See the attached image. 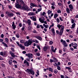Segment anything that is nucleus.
I'll list each match as a JSON object with an SVG mask.
<instances>
[{
  "mask_svg": "<svg viewBox=\"0 0 78 78\" xmlns=\"http://www.w3.org/2000/svg\"><path fill=\"white\" fill-rule=\"evenodd\" d=\"M60 77L61 78H64V76L62 75H61Z\"/></svg>",
  "mask_w": 78,
  "mask_h": 78,
  "instance_id": "nucleus-62",
  "label": "nucleus"
},
{
  "mask_svg": "<svg viewBox=\"0 0 78 78\" xmlns=\"http://www.w3.org/2000/svg\"><path fill=\"white\" fill-rule=\"evenodd\" d=\"M48 48H49V47H48V46H45L43 48V50L44 51H46Z\"/></svg>",
  "mask_w": 78,
  "mask_h": 78,
  "instance_id": "nucleus-12",
  "label": "nucleus"
},
{
  "mask_svg": "<svg viewBox=\"0 0 78 78\" xmlns=\"http://www.w3.org/2000/svg\"><path fill=\"white\" fill-rule=\"evenodd\" d=\"M16 43L18 46L21 48V49H23V50L25 49V47L23 46V45H22V44H19V42L17 41Z\"/></svg>",
  "mask_w": 78,
  "mask_h": 78,
  "instance_id": "nucleus-5",
  "label": "nucleus"
},
{
  "mask_svg": "<svg viewBox=\"0 0 78 78\" xmlns=\"http://www.w3.org/2000/svg\"><path fill=\"white\" fill-rule=\"evenodd\" d=\"M28 15L29 16H34V15H35V13L34 12H30L28 14Z\"/></svg>",
  "mask_w": 78,
  "mask_h": 78,
  "instance_id": "nucleus-17",
  "label": "nucleus"
},
{
  "mask_svg": "<svg viewBox=\"0 0 78 78\" xmlns=\"http://www.w3.org/2000/svg\"><path fill=\"white\" fill-rule=\"evenodd\" d=\"M51 12H52V11H51V10H48V15H49V14H51Z\"/></svg>",
  "mask_w": 78,
  "mask_h": 78,
  "instance_id": "nucleus-26",
  "label": "nucleus"
},
{
  "mask_svg": "<svg viewBox=\"0 0 78 78\" xmlns=\"http://www.w3.org/2000/svg\"><path fill=\"white\" fill-rule=\"evenodd\" d=\"M40 27H41L42 29H44V27H43V26H42V25H40Z\"/></svg>",
  "mask_w": 78,
  "mask_h": 78,
  "instance_id": "nucleus-61",
  "label": "nucleus"
},
{
  "mask_svg": "<svg viewBox=\"0 0 78 78\" xmlns=\"http://www.w3.org/2000/svg\"><path fill=\"white\" fill-rule=\"evenodd\" d=\"M42 10V8H40L39 9H37V11H36V14H37L38 13V12H40Z\"/></svg>",
  "mask_w": 78,
  "mask_h": 78,
  "instance_id": "nucleus-16",
  "label": "nucleus"
},
{
  "mask_svg": "<svg viewBox=\"0 0 78 78\" xmlns=\"http://www.w3.org/2000/svg\"><path fill=\"white\" fill-rule=\"evenodd\" d=\"M12 27L13 29V30H15V29H16V26L15 25L14 22H12Z\"/></svg>",
  "mask_w": 78,
  "mask_h": 78,
  "instance_id": "nucleus-11",
  "label": "nucleus"
},
{
  "mask_svg": "<svg viewBox=\"0 0 78 78\" xmlns=\"http://www.w3.org/2000/svg\"><path fill=\"white\" fill-rule=\"evenodd\" d=\"M37 28H40V26H39V25L37 24Z\"/></svg>",
  "mask_w": 78,
  "mask_h": 78,
  "instance_id": "nucleus-52",
  "label": "nucleus"
},
{
  "mask_svg": "<svg viewBox=\"0 0 78 78\" xmlns=\"http://www.w3.org/2000/svg\"><path fill=\"white\" fill-rule=\"evenodd\" d=\"M28 30H31V27H28Z\"/></svg>",
  "mask_w": 78,
  "mask_h": 78,
  "instance_id": "nucleus-46",
  "label": "nucleus"
},
{
  "mask_svg": "<svg viewBox=\"0 0 78 78\" xmlns=\"http://www.w3.org/2000/svg\"><path fill=\"white\" fill-rule=\"evenodd\" d=\"M1 65L2 67H4L5 66V64L3 63L2 62H1Z\"/></svg>",
  "mask_w": 78,
  "mask_h": 78,
  "instance_id": "nucleus-55",
  "label": "nucleus"
},
{
  "mask_svg": "<svg viewBox=\"0 0 78 78\" xmlns=\"http://www.w3.org/2000/svg\"><path fill=\"white\" fill-rule=\"evenodd\" d=\"M56 20L58 23H59V19L58 18H57Z\"/></svg>",
  "mask_w": 78,
  "mask_h": 78,
  "instance_id": "nucleus-37",
  "label": "nucleus"
},
{
  "mask_svg": "<svg viewBox=\"0 0 78 78\" xmlns=\"http://www.w3.org/2000/svg\"><path fill=\"white\" fill-rule=\"evenodd\" d=\"M8 16L9 17H13L14 16V14L12 13H9V14H7Z\"/></svg>",
  "mask_w": 78,
  "mask_h": 78,
  "instance_id": "nucleus-13",
  "label": "nucleus"
},
{
  "mask_svg": "<svg viewBox=\"0 0 78 78\" xmlns=\"http://www.w3.org/2000/svg\"><path fill=\"white\" fill-rule=\"evenodd\" d=\"M53 50H54V47H53V46H52L51 47V50L52 51H53Z\"/></svg>",
  "mask_w": 78,
  "mask_h": 78,
  "instance_id": "nucleus-42",
  "label": "nucleus"
},
{
  "mask_svg": "<svg viewBox=\"0 0 78 78\" xmlns=\"http://www.w3.org/2000/svg\"><path fill=\"white\" fill-rule=\"evenodd\" d=\"M33 33H36V34H37V32L36 31V30H34L33 31Z\"/></svg>",
  "mask_w": 78,
  "mask_h": 78,
  "instance_id": "nucleus-40",
  "label": "nucleus"
},
{
  "mask_svg": "<svg viewBox=\"0 0 78 78\" xmlns=\"http://www.w3.org/2000/svg\"><path fill=\"white\" fill-rule=\"evenodd\" d=\"M37 75L39 76V70H37Z\"/></svg>",
  "mask_w": 78,
  "mask_h": 78,
  "instance_id": "nucleus-56",
  "label": "nucleus"
},
{
  "mask_svg": "<svg viewBox=\"0 0 78 78\" xmlns=\"http://www.w3.org/2000/svg\"><path fill=\"white\" fill-rule=\"evenodd\" d=\"M48 69L49 71L51 72H53V69H52V68H49Z\"/></svg>",
  "mask_w": 78,
  "mask_h": 78,
  "instance_id": "nucleus-31",
  "label": "nucleus"
},
{
  "mask_svg": "<svg viewBox=\"0 0 78 78\" xmlns=\"http://www.w3.org/2000/svg\"><path fill=\"white\" fill-rule=\"evenodd\" d=\"M57 69L58 70H61V68L60 67V66H57Z\"/></svg>",
  "mask_w": 78,
  "mask_h": 78,
  "instance_id": "nucleus-32",
  "label": "nucleus"
},
{
  "mask_svg": "<svg viewBox=\"0 0 78 78\" xmlns=\"http://www.w3.org/2000/svg\"><path fill=\"white\" fill-rule=\"evenodd\" d=\"M2 44L5 47H8V45L6 43L3 42Z\"/></svg>",
  "mask_w": 78,
  "mask_h": 78,
  "instance_id": "nucleus-27",
  "label": "nucleus"
},
{
  "mask_svg": "<svg viewBox=\"0 0 78 78\" xmlns=\"http://www.w3.org/2000/svg\"><path fill=\"white\" fill-rule=\"evenodd\" d=\"M23 9L26 11H30V9L29 8L28 6H24Z\"/></svg>",
  "mask_w": 78,
  "mask_h": 78,
  "instance_id": "nucleus-6",
  "label": "nucleus"
},
{
  "mask_svg": "<svg viewBox=\"0 0 78 78\" xmlns=\"http://www.w3.org/2000/svg\"><path fill=\"white\" fill-rule=\"evenodd\" d=\"M9 53L11 55L12 57V58H14L15 55H14V53H12L11 51H10Z\"/></svg>",
  "mask_w": 78,
  "mask_h": 78,
  "instance_id": "nucleus-18",
  "label": "nucleus"
},
{
  "mask_svg": "<svg viewBox=\"0 0 78 78\" xmlns=\"http://www.w3.org/2000/svg\"><path fill=\"white\" fill-rule=\"evenodd\" d=\"M15 7H16V8H20V6H19V4L18 2H16L15 4Z\"/></svg>",
  "mask_w": 78,
  "mask_h": 78,
  "instance_id": "nucleus-10",
  "label": "nucleus"
},
{
  "mask_svg": "<svg viewBox=\"0 0 78 78\" xmlns=\"http://www.w3.org/2000/svg\"><path fill=\"white\" fill-rule=\"evenodd\" d=\"M8 7H9V9H12V6L10 5H9Z\"/></svg>",
  "mask_w": 78,
  "mask_h": 78,
  "instance_id": "nucleus-35",
  "label": "nucleus"
},
{
  "mask_svg": "<svg viewBox=\"0 0 78 78\" xmlns=\"http://www.w3.org/2000/svg\"><path fill=\"white\" fill-rule=\"evenodd\" d=\"M20 3L21 5H25V3L23 0H21L20 1Z\"/></svg>",
  "mask_w": 78,
  "mask_h": 78,
  "instance_id": "nucleus-22",
  "label": "nucleus"
},
{
  "mask_svg": "<svg viewBox=\"0 0 78 78\" xmlns=\"http://www.w3.org/2000/svg\"><path fill=\"white\" fill-rule=\"evenodd\" d=\"M53 59L55 62H57V60H56V58H54Z\"/></svg>",
  "mask_w": 78,
  "mask_h": 78,
  "instance_id": "nucleus-45",
  "label": "nucleus"
},
{
  "mask_svg": "<svg viewBox=\"0 0 78 78\" xmlns=\"http://www.w3.org/2000/svg\"><path fill=\"white\" fill-rule=\"evenodd\" d=\"M50 62H54V60L52 59H50Z\"/></svg>",
  "mask_w": 78,
  "mask_h": 78,
  "instance_id": "nucleus-47",
  "label": "nucleus"
},
{
  "mask_svg": "<svg viewBox=\"0 0 78 78\" xmlns=\"http://www.w3.org/2000/svg\"><path fill=\"white\" fill-rule=\"evenodd\" d=\"M36 38L39 40H40V41H42V39L41 37H40V36H37L36 37Z\"/></svg>",
  "mask_w": 78,
  "mask_h": 78,
  "instance_id": "nucleus-14",
  "label": "nucleus"
},
{
  "mask_svg": "<svg viewBox=\"0 0 78 78\" xmlns=\"http://www.w3.org/2000/svg\"><path fill=\"white\" fill-rule=\"evenodd\" d=\"M39 20L40 22H41V23H44L45 24H47V23L46 21H44L45 19H44V17H42V19H41V18H39Z\"/></svg>",
  "mask_w": 78,
  "mask_h": 78,
  "instance_id": "nucleus-3",
  "label": "nucleus"
},
{
  "mask_svg": "<svg viewBox=\"0 0 78 78\" xmlns=\"http://www.w3.org/2000/svg\"><path fill=\"white\" fill-rule=\"evenodd\" d=\"M30 73L32 75H34V72L33 70L32 69H29V71Z\"/></svg>",
  "mask_w": 78,
  "mask_h": 78,
  "instance_id": "nucleus-8",
  "label": "nucleus"
},
{
  "mask_svg": "<svg viewBox=\"0 0 78 78\" xmlns=\"http://www.w3.org/2000/svg\"><path fill=\"white\" fill-rule=\"evenodd\" d=\"M57 12L58 13H61V10H58L57 11Z\"/></svg>",
  "mask_w": 78,
  "mask_h": 78,
  "instance_id": "nucleus-38",
  "label": "nucleus"
},
{
  "mask_svg": "<svg viewBox=\"0 0 78 78\" xmlns=\"http://www.w3.org/2000/svg\"><path fill=\"white\" fill-rule=\"evenodd\" d=\"M57 72H57V71L56 70H54V73L56 74V73H57Z\"/></svg>",
  "mask_w": 78,
  "mask_h": 78,
  "instance_id": "nucleus-54",
  "label": "nucleus"
},
{
  "mask_svg": "<svg viewBox=\"0 0 78 78\" xmlns=\"http://www.w3.org/2000/svg\"><path fill=\"white\" fill-rule=\"evenodd\" d=\"M16 37L17 38H19V37H20L19 36V34L18 33L16 35Z\"/></svg>",
  "mask_w": 78,
  "mask_h": 78,
  "instance_id": "nucleus-34",
  "label": "nucleus"
},
{
  "mask_svg": "<svg viewBox=\"0 0 78 78\" xmlns=\"http://www.w3.org/2000/svg\"><path fill=\"white\" fill-rule=\"evenodd\" d=\"M43 26H44V27H45V28H48V27H49L48 26V25H45V24H43Z\"/></svg>",
  "mask_w": 78,
  "mask_h": 78,
  "instance_id": "nucleus-23",
  "label": "nucleus"
},
{
  "mask_svg": "<svg viewBox=\"0 0 78 78\" xmlns=\"http://www.w3.org/2000/svg\"><path fill=\"white\" fill-rule=\"evenodd\" d=\"M59 19L61 21H63V20H62V18L61 17H59Z\"/></svg>",
  "mask_w": 78,
  "mask_h": 78,
  "instance_id": "nucleus-49",
  "label": "nucleus"
},
{
  "mask_svg": "<svg viewBox=\"0 0 78 78\" xmlns=\"http://www.w3.org/2000/svg\"><path fill=\"white\" fill-rule=\"evenodd\" d=\"M16 14H18V15H20V12H17L16 13Z\"/></svg>",
  "mask_w": 78,
  "mask_h": 78,
  "instance_id": "nucleus-60",
  "label": "nucleus"
},
{
  "mask_svg": "<svg viewBox=\"0 0 78 78\" xmlns=\"http://www.w3.org/2000/svg\"><path fill=\"white\" fill-rule=\"evenodd\" d=\"M30 5L31 6H32V7H37V8H38V6H37V5L36 4H34L32 3L30 4Z\"/></svg>",
  "mask_w": 78,
  "mask_h": 78,
  "instance_id": "nucleus-9",
  "label": "nucleus"
},
{
  "mask_svg": "<svg viewBox=\"0 0 78 78\" xmlns=\"http://www.w3.org/2000/svg\"><path fill=\"white\" fill-rule=\"evenodd\" d=\"M66 11L68 13V14H69V13H70V9L68 8H66Z\"/></svg>",
  "mask_w": 78,
  "mask_h": 78,
  "instance_id": "nucleus-19",
  "label": "nucleus"
},
{
  "mask_svg": "<svg viewBox=\"0 0 78 78\" xmlns=\"http://www.w3.org/2000/svg\"><path fill=\"white\" fill-rule=\"evenodd\" d=\"M11 50H12L13 51H14V48H11Z\"/></svg>",
  "mask_w": 78,
  "mask_h": 78,
  "instance_id": "nucleus-64",
  "label": "nucleus"
},
{
  "mask_svg": "<svg viewBox=\"0 0 78 78\" xmlns=\"http://www.w3.org/2000/svg\"><path fill=\"white\" fill-rule=\"evenodd\" d=\"M27 62V60H24V64H27V62Z\"/></svg>",
  "mask_w": 78,
  "mask_h": 78,
  "instance_id": "nucleus-50",
  "label": "nucleus"
},
{
  "mask_svg": "<svg viewBox=\"0 0 78 78\" xmlns=\"http://www.w3.org/2000/svg\"><path fill=\"white\" fill-rule=\"evenodd\" d=\"M9 13H10V12H8V11H6V12H5V14H7V15H8V14H9Z\"/></svg>",
  "mask_w": 78,
  "mask_h": 78,
  "instance_id": "nucleus-53",
  "label": "nucleus"
},
{
  "mask_svg": "<svg viewBox=\"0 0 78 78\" xmlns=\"http://www.w3.org/2000/svg\"><path fill=\"white\" fill-rule=\"evenodd\" d=\"M75 26V23H74L72 25V27H71L72 28H74V27Z\"/></svg>",
  "mask_w": 78,
  "mask_h": 78,
  "instance_id": "nucleus-30",
  "label": "nucleus"
},
{
  "mask_svg": "<svg viewBox=\"0 0 78 78\" xmlns=\"http://www.w3.org/2000/svg\"><path fill=\"white\" fill-rule=\"evenodd\" d=\"M57 26L59 29H60L61 27V29L60 30V32L58 30L56 31L57 34H58L59 35H60V36H62V34L63 33L64 29V27L62 25H60L59 24H58Z\"/></svg>",
  "mask_w": 78,
  "mask_h": 78,
  "instance_id": "nucleus-1",
  "label": "nucleus"
},
{
  "mask_svg": "<svg viewBox=\"0 0 78 78\" xmlns=\"http://www.w3.org/2000/svg\"><path fill=\"white\" fill-rule=\"evenodd\" d=\"M5 42H8V38H5Z\"/></svg>",
  "mask_w": 78,
  "mask_h": 78,
  "instance_id": "nucleus-44",
  "label": "nucleus"
},
{
  "mask_svg": "<svg viewBox=\"0 0 78 78\" xmlns=\"http://www.w3.org/2000/svg\"><path fill=\"white\" fill-rule=\"evenodd\" d=\"M69 7L70 9H73V5L72 4L69 5Z\"/></svg>",
  "mask_w": 78,
  "mask_h": 78,
  "instance_id": "nucleus-24",
  "label": "nucleus"
},
{
  "mask_svg": "<svg viewBox=\"0 0 78 78\" xmlns=\"http://www.w3.org/2000/svg\"><path fill=\"white\" fill-rule=\"evenodd\" d=\"M37 47L38 48V49L40 50H41V48H40V47L38 45H37Z\"/></svg>",
  "mask_w": 78,
  "mask_h": 78,
  "instance_id": "nucleus-48",
  "label": "nucleus"
},
{
  "mask_svg": "<svg viewBox=\"0 0 78 78\" xmlns=\"http://www.w3.org/2000/svg\"><path fill=\"white\" fill-rule=\"evenodd\" d=\"M34 42H35V43H36V44H37V43H39V41H37V40H35Z\"/></svg>",
  "mask_w": 78,
  "mask_h": 78,
  "instance_id": "nucleus-51",
  "label": "nucleus"
},
{
  "mask_svg": "<svg viewBox=\"0 0 78 78\" xmlns=\"http://www.w3.org/2000/svg\"><path fill=\"white\" fill-rule=\"evenodd\" d=\"M25 29V27L24 26H23L22 28L21 29V30H22V31H24V30Z\"/></svg>",
  "mask_w": 78,
  "mask_h": 78,
  "instance_id": "nucleus-43",
  "label": "nucleus"
},
{
  "mask_svg": "<svg viewBox=\"0 0 78 78\" xmlns=\"http://www.w3.org/2000/svg\"><path fill=\"white\" fill-rule=\"evenodd\" d=\"M49 43H50V44H53V42L52 41H50L49 42Z\"/></svg>",
  "mask_w": 78,
  "mask_h": 78,
  "instance_id": "nucleus-58",
  "label": "nucleus"
},
{
  "mask_svg": "<svg viewBox=\"0 0 78 78\" xmlns=\"http://www.w3.org/2000/svg\"><path fill=\"white\" fill-rule=\"evenodd\" d=\"M60 42H62L63 45H64L63 47H67V43L66 42V41H63V40L62 39L60 40Z\"/></svg>",
  "mask_w": 78,
  "mask_h": 78,
  "instance_id": "nucleus-4",
  "label": "nucleus"
},
{
  "mask_svg": "<svg viewBox=\"0 0 78 78\" xmlns=\"http://www.w3.org/2000/svg\"><path fill=\"white\" fill-rule=\"evenodd\" d=\"M29 69H27V70H25L26 72H27V73L28 74V75H31V73H30V71H28Z\"/></svg>",
  "mask_w": 78,
  "mask_h": 78,
  "instance_id": "nucleus-25",
  "label": "nucleus"
},
{
  "mask_svg": "<svg viewBox=\"0 0 78 78\" xmlns=\"http://www.w3.org/2000/svg\"><path fill=\"white\" fill-rule=\"evenodd\" d=\"M33 43V41L31 39H29L27 41H26L24 43V45L25 47H28L29 45H31Z\"/></svg>",
  "mask_w": 78,
  "mask_h": 78,
  "instance_id": "nucleus-2",
  "label": "nucleus"
},
{
  "mask_svg": "<svg viewBox=\"0 0 78 78\" xmlns=\"http://www.w3.org/2000/svg\"><path fill=\"white\" fill-rule=\"evenodd\" d=\"M56 48L55 50H53V51H53V52H54V53H55V51H56Z\"/></svg>",
  "mask_w": 78,
  "mask_h": 78,
  "instance_id": "nucleus-59",
  "label": "nucleus"
},
{
  "mask_svg": "<svg viewBox=\"0 0 78 78\" xmlns=\"http://www.w3.org/2000/svg\"><path fill=\"white\" fill-rule=\"evenodd\" d=\"M9 64L11 65V64L12 63V61L11 60H9Z\"/></svg>",
  "mask_w": 78,
  "mask_h": 78,
  "instance_id": "nucleus-29",
  "label": "nucleus"
},
{
  "mask_svg": "<svg viewBox=\"0 0 78 78\" xmlns=\"http://www.w3.org/2000/svg\"><path fill=\"white\" fill-rule=\"evenodd\" d=\"M20 42L21 43H22V44H23V43H24L25 41H23V40H21L20 41Z\"/></svg>",
  "mask_w": 78,
  "mask_h": 78,
  "instance_id": "nucleus-33",
  "label": "nucleus"
},
{
  "mask_svg": "<svg viewBox=\"0 0 78 78\" xmlns=\"http://www.w3.org/2000/svg\"><path fill=\"white\" fill-rule=\"evenodd\" d=\"M28 58H33V54H32L31 53H28Z\"/></svg>",
  "mask_w": 78,
  "mask_h": 78,
  "instance_id": "nucleus-15",
  "label": "nucleus"
},
{
  "mask_svg": "<svg viewBox=\"0 0 78 78\" xmlns=\"http://www.w3.org/2000/svg\"><path fill=\"white\" fill-rule=\"evenodd\" d=\"M19 26L20 27H22V23H20L19 24Z\"/></svg>",
  "mask_w": 78,
  "mask_h": 78,
  "instance_id": "nucleus-39",
  "label": "nucleus"
},
{
  "mask_svg": "<svg viewBox=\"0 0 78 78\" xmlns=\"http://www.w3.org/2000/svg\"><path fill=\"white\" fill-rule=\"evenodd\" d=\"M72 46L73 47V48H74V49H76L77 48H76V47H77L78 45H77V44H76V43H72Z\"/></svg>",
  "mask_w": 78,
  "mask_h": 78,
  "instance_id": "nucleus-7",
  "label": "nucleus"
},
{
  "mask_svg": "<svg viewBox=\"0 0 78 78\" xmlns=\"http://www.w3.org/2000/svg\"><path fill=\"white\" fill-rule=\"evenodd\" d=\"M33 20H34V21H36V19L35 18H34V17L33 18Z\"/></svg>",
  "mask_w": 78,
  "mask_h": 78,
  "instance_id": "nucleus-41",
  "label": "nucleus"
},
{
  "mask_svg": "<svg viewBox=\"0 0 78 78\" xmlns=\"http://www.w3.org/2000/svg\"><path fill=\"white\" fill-rule=\"evenodd\" d=\"M0 54L1 55L3 56V52H1Z\"/></svg>",
  "mask_w": 78,
  "mask_h": 78,
  "instance_id": "nucleus-57",
  "label": "nucleus"
},
{
  "mask_svg": "<svg viewBox=\"0 0 78 78\" xmlns=\"http://www.w3.org/2000/svg\"><path fill=\"white\" fill-rule=\"evenodd\" d=\"M31 21L30 20H28L27 22V23L28 24V25H31Z\"/></svg>",
  "mask_w": 78,
  "mask_h": 78,
  "instance_id": "nucleus-21",
  "label": "nucleus"
},
{
  "mask_svg": "<svg viewBox=\"0 0 78 78\" xmlns=\"http://www.w3.org/2000/svg\"><path fill=\"white\" fill-rule=\"evenodd\" d=\"M71 22L72 23H74V20L73 19L72 20Z\"/></svg>",
  "mask_w": 78,
  "mask_h": 78,
  "instance_id": "nucleus-63",
  "label": "nucleus"
},
{
  "mask_svg": "<svg viewBox=\"0 0 78 78\" xmlns=\"http://www.w3.org/2000/svg\"><path fill=\"white\" fill-rule=\"evenodd\" d=\"M58 16V15L57 14H55L54 15V19H56L57 17Z\"/></svg>",
  "mask_w": 78,
  "mask_h": 78,
  "instance_id": "nucleus-28",
  "label": "nucleus"
},
{
  "mask_svg": "<svg viewBox=\"0 0 78 78\" xmlns=\"http://www.w3.org/2000/svg\"><path fill=\"white\" fill-rule=\"evenodd\" d=\"M65 69H68L69 70H70V69H71V68H70L69 67H66L65 68Z\"/></svg>",
  "mask_w": 78,
  "mask_h": 78,
  "instance_id": "nucleus-36",
  "label": "nucleus"
},
{
  "mask_svg": "<svg viewBox=\"0 0 78 78\" xmlns=\"http://www.w3.org/2000/svg\"><path fill=\"white\" fill-rule=\"evenodd\" d=\"M51 31L53 33V34L54 36H55V29L54 28H52L51 29Z\"/></svg>",
  "mask_w": 78,
  "mask_h": 78,
  "instance_id": "nucleus-20",
  "label": "nucleus"
}]
</instances>
